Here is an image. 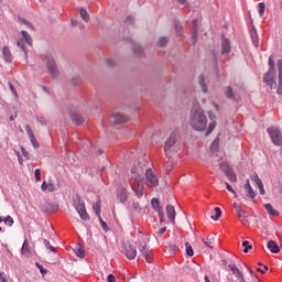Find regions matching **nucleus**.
<instances>
[{
	"instance_id": "680f3d73",
	"label": "nucleus",
	"mask_w": 282,
	"mask_h": 282,
	"mask_svg": "<svg viewBox=\"0 0 282 282\" xmlns=\"http://www.w3.org/2000/svg\"><path fill=\"white\" fill-rule=\"evenodd\" d=\"M36 182H41V170L36 169L34 172Z\"/></svg>"
},
{
	"instance_id": "4c0bfd02",
	"label": "nucleus",
	"mask_w": 282,
	"mask_h": 282,
	"mask_svg": "<svg viewBox=\"0 0 282 282\" xmlns=\"http://www.w3.org/2000/svg\"><path fill=\"white\" fill-rule=\"evenodd\" d=\"M29 139L34 149H39V147H41V144L39 143V141L36 140V137L34 134H31V137H29Z\"/></svg>"
},
{
	"instance_id": "bb28decb",
	"label": "nucleus",
	"mask_w": 282,
	"mask_h": 282,
	"mask_svg": "<svg viewBox=\"0 0 282 282\" xmlns=\"http://www.w3.org/2000/svg\"><path fill=\"white\" fill-rule=\"evenodd\" d=\"M73 250H74L76 257H78L79 259H85L86 252H85V248H83V246L78 245Z\"/></svg>"
},
{
	"instance_id": "f03ea898",
	"label": "nucleus",
	"mask_w": 282,
	"mask_h": 282,
	"mask_svg": "<svg viewBox=\"0 0 282 282\" xmlns=\"http://www.w3.org/2000/svg\"><path fill=\"white\" fill-rule=\"evenodd\" d=\"M269 69L268 72L263 75V83L269 87V89H276V68H275V63L272 57H269L268 61Z\"/></svg>"
},
{
	"instance_id": "6e6d98bb",
	"label": "nucleus",
	"mask_w": 282,
	"mask_h": 282,
	"mask_svg": "<svg viewBox=\"0 0 282 282\" xmlns=\"http://www.w3.org/2000/svg\"><path fill=\"white\" fill-rule=\"evenodd\" d=\"M4 224H7V226H12L14 224V219L11 218V216H7L4 218Z\"/></svg>"
},
{
	"instance_id": "37998d69",
	"label": "nucleus",
	"mask_w": 282,
	"mask_h": 282,
	"mask_svg": "<svg viewBox=\"0 0 282 282\" xmlns=\"http://www.w3.org/2000/svg\"><path fill=\"white\" fill-rule=\"evenodd\" d=\"M215 127H217V122L216 121L210 122L205 135H210L212 132L215 131Z\"/></svg>"
},
{
	"instance_id": "ea45409f",
	"label": "nucleus",
	"mask_w": 282,
	"mask_h": 282,
	"mask_svg": "<svg viewBox=\"0 0 282 282\" xmlns=\"http://www.w3.org/2000/svg\"><path fill=\"white\" fill-rule=\"evenodd\" d=\"M214 210H215L216 215L212 216V219H214L215 221H219V217H221V215H223L221 208L215 207Z\"/></svg>"
},
{
	"instance_id": "774afa93",
	"label": "nucleus",
	"mask_w": 282,
	"mask_h": 282,
	"mask_svg": "<svg viewBox=\"0 0 282 282\" xmlns=\"http://www.w3.org/2000/svg\"><path fill=\"white\" fill-rule=\"evenodd\" d=\"M107 281H108V282H116V275H113V274L110 273V274L108 275Z\"/></svg>"
},
{
	"instance_id": "2eb2a0df",
	"label": "nucleus",
	"mask_w": 282,
	"mask_h": 282,
	"mask_svg": "<svg viewBox=\"0 0 282 282\" xmlns=\"http://www.w3.org/2000/svg\"><path fill=\"white\" fill-rule=\"evenodd\" d=\"M138 250L140 254L143 257H147L148 254H151V249H149V246L147 245V241L141 240L138 246Z\"/></svg>"
},
{
	"instance_id": "423d86ee",
	"label": "nucleus",
	"mask_w": 282,
	"mask_h": 282,
	"mask_svg": "<svg viewBox=\"0 0 282 282\" xmlns=\"http://www.w3.org/2000/svg\"><path fill=\"white\" fill-rule=\"evenodd\" d=\"M180 138V131L178 130H174L170 137L167 138V140L165 141V145H164V152L166 153L167 151H171V149H173V147H175V144L177 143V139Z\"/></svg>"
},
{
	"instance_id": "864d4df0",
	"label": "nucleus",
	"mask_w": 282,
	"mask_h": 282,
	"mask_svg": "<svg viewBox=\"0 0 282 282\" xmlns=\"http://www.w3.org/2000/svg\"><path fill=\"white\" fill-rule=\"evenodd\" d=\"M225 186H226L227 191H229V193H232V195H235V197H237V192L235 191V188H232V186L230 184H228V182L225 183Z\"/></svg>"
},
{
	"instance_id": "0e129e2a",
	"label": "nucleus",
	"mask_w": 282,
	"mask_h": 282,
	"mask_svg": "<svg viewBox=\"0 0 282 282\" xmlns=\"http://www.w3.org/2000/svg\"><path fill=\"white\" fill-rule=\"evenodd\" d=\"M202 241H203V243H205V246H206L207 248H209L210 250H213V246H210V241H208V238H206V240H205L204 238H202Z\"/></svg>"
},
{
	"instance_id": "bf43d9fd",
	"label": "nucleus",
	"mask_w": 282,
	"mask_h": 282,
	"mask_svg": "<svg viewBox=\"0 0 282 282\" xmlns=\"http://www.w3.org/2000/svg\"><path fill=\"white\" fill-rule=\"evenodd\" d=\"M251 180L253 182H256V184H261L262 183V181L259 178V174H257V173L251 176Z\"/></svg>"
},
{
	"instance_id": "1a4fd4ad",
	"label": "nucleus",
	"mask_w": 282,
	"mask_h": 282,
	"mask_svg": "<svg viewBox=\"0 0 282 282\" xmlns=\"http://www.w3.org/2000/svg\"><path fill=\"white\" fill-rule=\"evenodd\" d=\"M56 210H58V204L56 203L44 202L41 205L42 213H56Z\"/></svg>"
},
{
	"instance_id": "7c9ffc66",
	"label": "nucleus",
	"mask_w": 282,
	"mask_h": 282,
	"mask_svg": "<svg viewBox=\"0 0 282 282\" xmlns=\"http://www.w3.org/2000/svg\"><path fill=\"white\" fill-rule=\"evenodd\" d=\"M79 14H80L83 21H85L86 23H87V21H89V12H87V9L82 7L79 9Z\"/></svg>"
},
{
	"instance_id": "49530a36",
	"label": "nucleus",
	"mask_w": 282,
	"mask_h": 282,
	"mask_svg": "<svg viewBox=\"0 0 282 282\" xmlns=\"http://www.w3.org/2000/svg\"><path fill=\"white\" fill-rule=\"evenodd\" d=\"M236 213L240 219H248V213L246 210H243L242 208Z\"/></svg>"
},
{
	"instance_id": "cd10ccee",
	"label": "nucleus",
	"mask_w": 282,
	"mask_h": 282,
	"mask_svg": "<svg viewBox=\"0 0 282 282\" xmlns=\"http://www.w3.org/2000/svg\"><path fill=\"white\" fill-rule=\"evenodd\" d=\"M17 46L23 51L24 58H28V47H25V40H23V39L18 40Z\"/></svg>"
},
{
	"instance_id": "aec40b11",
	"label": "nucleus",
	"mask_w": 282,
	"mask_h": 282,
	"mask_svg": "<svg viewBox=\"0 0 282 282\" xmlns=\"http://www.w3.org/2000/svg\"><path fill=\"white\" fill-rule=\"evenodd\" d=\"M2 55L6 63H12V53L10 52V47L3 46L2 47Z\"/></svg>"
},
{
	"instance_id": "5701e85b",
	"label": "nucleus",
	"mask_w": 282,
	"mask_h": 282,
	"mask_svg": "<svg viewBox=\"0 0 282 282\" xmlns=\"http://www.w3.org/2000/svg\"><path fill=\"white\" fill-rule=\"evenodd\" d=\"M192 25H193L192 40L194 41L193 45H195L197 43V32H198V30H197V26H198L197 19L192 21Z\"/></svg>"
},
{
	"instance_id": "c9c22d12",
	"label": "nucleus",
	"mask_w": 282,
	"mask_h": 282,
	"mask_svg": "<svg viewBox=\"0 0 282 282\" xmlns=\"http://www.w3.org/2000/svg\"><path fill=\"white\" fill-rule=\"evenodd\" d=\"M166 45H169V37H166V36L160 37L158 41V46L166 47Z\"/></svg>"
},
{
	"instance_id": "c03bdc74",
	"label": "nucleus",
	"mask_w": 282,
	"mask_h": 282,
	"mask_svg": "<svg viewBox=\"0 0 282 282\" xmlns=\"http://www.w3.org/2000/svg\"><path fill=\"white\" fill-rule=\"evenodd\" d=\"M185 248H186V254L187 257H193L195 254V252L193 251V247L191 246V243L186 242L185 243Z\"/></svg>"
},
{
	"instance_id": "a18cd8bd",
	"label": "nucleus",
	"mask_w": 282,
	"mask_h": 282,
	"mask_svg": "<svg viewBox=\"0 0 282 282\" xmlns=\"http://www.w3.org/2000/svg\"><path fill=\"white\" fill-rule=\"evenodd\" d=\"M93 208L95 210V215L97 217H100V200L93 205Z\"/></svg>"
},
{
	"instance_id": "9b49d317",
	"label": "nucleus",
	"mask_w": 282,
	"mask_h": 282,
	"mask_svg": "<svg viewBox=\"0 0 282 282\" xmlns=\"http://www.w3.org/2000/svg\"><path fill=\"white\" fill-rule=\"evenodd\" d=\"M131 173L134 176L135 181H143L144 177H142V173H144V170L142 169V164L138 163V165H134L131 169Z\"/></svg>"
},
{
	"instance_id": "a211bd4d",
	"label": "nucleus",
	"mask_w": 282,
	"mask_h": 282,
	"mask_svg": "<svg viewBox=\"0 0 282 282\" xmlns=\"http://www.w3.org/2000/svg\"><path fill=\"white\" fill-rule=\"evenodd\" d=\"M268 250L272 252V254H279L281 252V248L274 240H269L267 243Z\"/></svg>"
},
{
	"instance_id": "3c124183",
	"label": "nucleus",
	"mask_w": 282,
	"mask_h": 282,
	"mask_svg": "<svg viewBox=\"0 0 282 282\" xmlns=\"http://www.w3.org/2000/svg\"><path fill=\"white\" fill-rule=\"evenodd\" d=\"M258 6H259V15L263 17V14H265V3L260 2Z\"/></svg>"
},
{
	"instance_id": "f704fd0d",
	"label": "nucleus",
	"mask_w": 282,
	"mask_h": 282,
	"mask_svg": "<svg viewBox=\"0 0 282 282\" xmlns=\"http://www.w3.org/2000/svg\"><path fill=\"white\" fill-rule=\"evenodd\" d=\"M151 205H152L153 210H162V207L160 206V199L152 198Z\"/></svg>"
},
{
	"instance_id": "20e7f679",
	"label": "nucleus",
	"mask_w": 282,
	"mask_h": 282,
	"mask_svg": "<svg viewBox=\"0 0 282 282\" xmlns=\"http://www.w3.org/2000/svg\"><path fill=\"white\" fill-rule=\"evenodd\" d=\"M268 133L271 138V142L275 145V147H282V132L281 129H279V127L275 126H271L268 128Z\"/></svg>"
},
{
	"instance_id": "6e6552de",
	"label": "nucleus",
	"mask_w": 282,
	"mask_h": 282,
	"mask_svg": "<svg viewBox=\"0 0 282 282\" xmlns=\"http://www.w3.org/2000/svg\"><path fill=\"white\" fill-rule=\"evenodd\" d=\"M145 180L148 182V186H151L152 188H155V186H158V184H160L158 176H155V174H153V170H151V169L145 170Z\"/></svg>"
},
{
	"instance_id": "f8f14e48",
	"label": "nucleus",
	"mask_w": 282,
	"mask_h": 282,
	"mask_svg": "<svg viewBox=\"0 0 282 282\" xmlns=\"http://www.w3.org/2000/svg\"><path fill=\"white\" fill-rule=\"evenodd\" d=\"M276 67H278V76H279L278 94L279 96H282V59L278 61Z\"/></svg>"
},
{
	"instance_id": "2f4dec72",
	"label": "nucleus",
	"mask_w": 282,
	"mask_h": 282,
	"mask_svg": "<svg viewBox=\"0 0 282 282\" xmlns=\"http://www.w3.org/2000/svg\"><path fill=\"white\" fill-rule=\"evenodd\" d=\"M246 196L249 197V199L251 202H254V199L257 197V193L254 192V189L252 187H250L249 189H246Z\"/></svg>"
},
{
	"instance_id": "6ab92c4d",
	"label": "nucleus",
	"mask_w": 282,
	"mask_h": 282,
	"mask_svg": "<svg viewBox=\"0 0 282 282\" xmlns=\"http://www.w3.org/2000/svg\"><path fill=\"white\" fill-rule=\"evenodd\" d=\"M166 215L167 218L170 219L171 224L175 225V207L173 205H167L166 206Z\"/></svg>"
},
{
	"instance_id": "e2e57ef3",
	"label": "nucleus",
	"mask_w": 282,
	"mask_h": 282,
	"mask_svg": "<svg viewBox=\"0 0 282 282\" xmlns=\"http://www.w3.org/2000/svg\"><path fill=\"white\" fill-rule=\"evenodd\" d=\"M106 63H107L108 67H115L116 66V62L113 59H111V58H108L106 61Z\"/></svg>"
},
{
	"instance_id": "f257e3e1",
	"label": "nucleus",
	"mask_w": 282,
	"mask_h": 282,
	"mask_svg": "<svg viewBox=\"0 0 282 282\" xmlns=\"http://www.w3.org/2000/svg\"><path fill=\"white\" fill-rule=\"evenodd\" d=\"M208 123V119L199 104H194L192 111H191V120L189 124L192 129L195 131H204L206 129V124Z\"/></svg>"
},
{
	"instance_id": "9d476101",
	"label": "nucleus",
	"mask_w": 282,
	"mask_h": 282,
	"mask_svg": "<svg viewBox=\"0 0 282 282\" xmlns=\"http://www.w3.org/2000/svg\"><path fill=\"white\" fill-rule=\"evenodd\" d=\"M224 91H225L226 98H228L229 100H232L234 102H239V100H241L239 95L235 94V90H232L230 86H226L224 88Z\"/></svg>"
},
{
	"instance_id": "e433bc0d",
	"label": "nucleus",
	"mask_w": 282,
	"mask_h": 282,
	"mask_svg": "<svg viewBox=\"0 0 282 282\" xmlns=\"http://www.w3.org/2000/svg\"><path fill=\"white\" fill-rule=\"evenodd\" d=\"M21 35L23 36L24 42L28 43V45H32V36H30L26 31H21Z\"/></svg>"
},
{
	"instance_id": "09e8293b",
	"label": "nucleus",
	"mask_w": 282,
	"mask_h": 282,
	"mask_svg": "<svg viewBox=\"0 0 282 282\" xmlns=\"http://www.w3.org/2000/svg\"><path fill=\"white\" fill-rule=\"evenodd\" d=\"M35 265L40 270L42 276H45V274H47V270L45 268H43V264L36 262Z\"/></svg>"
},
{
	"instance_id": "a878e982",
	"label": "nucleus",
	"mask_w": 282,
	"mask_h": 282,
	"mask_svg": "<svg viewBox=\"0 0 282 282\" xmlns=\"http://www.w3.org/2000/svg\"><path fill=\"white\" fill-rule=\"evenodd\" d=\"M228 268L231 270L236 279H241L243 276V273L240 272L239 268H237V264H229Z\"/></svg>"
},
{
	"instance_id": "473e14b6",
	"label": "nucleus",
	"mask_w": 282,
	"mask_h": 282,
	"mask_svg": "<svg viewBox=\"0 0 282 282\" xmlns=\"http://www.w3.org/2000/svg\"><path fill=\"white\" fill-rule=\"evenodd\" d=\"M252 43L254 47H259V35L257 34V29L251 32Z\"/></svg>"
},
{
	"instance_id": "4468645a",
	"label": "nucleus",
	"mask_w": 282,
	"mask_h": 282,
	"mask_svg": "<svg viewBox=\"0 0 282 282\" xmlns=\"http://www.w3.org/2000/svg\"><path fill=\"white\" fill-rule=\"evenodd\" d=\"M70 120L72 122H74L75 124H83V122H85V118H83V115H80V112L78 111H72L70 112Z\"/></svg>"
},
{
	"instance_id": "72a5a7b5",
	"label": "nucleus",
	"mask_w": 282,
	"mask_h": 282,
	"mask_svg": "<svg viewBox=\"0 0 282 282\" xmlns=\"http://www.w3.org/2000/svg\"><path fill=\"white\" fill-rule=\"evenodd\" d=\"M21 252L22 254H30V242H28V240H24Z\"/></svg>"
},
{
	"instance_id": "c756f323",
	"label": "nucleus",
	"mask_w": 282,
	"mask_h": 282,
	"mask_svg": "<svg viewBox=\"0 0 282 282\" xmlns=\"http://www.w3.org/2000/svg\"><path fill=\"white\" fill-rule=\"evenodd\" d=\"M174 30L178 36L182 35V32H184L182 22H180V20H177V19L174 20Z\"/></svg>"
},
{
	"instance_id": "ddd939ff",
	"label": "nucleus",
	"mask_w": 282,
	"mask_h": 282,
	"mask_svg": "<svg viewBox=\"0 0 282 282\" xmlns=\"http://www.w3.org/2000/svg\"><path fill=\"white\" fill-rule=\"evenodd\" d=\"M230 41L226 39V35H221V54H230Z\"/></svg>"
},
{
	"instance_id": "052dcab7",
	"label": "nucleus",
	"mask_w": 282,
	"mask_h": 282,
	"mask_svg": "<svg viewBox=\"0 0 282 282\" xmlns=\"http://www.w3.org/2000/svg\"><path fill=\"white\" fill-rule=\"evenodd\" d=\"M21 151H22L23 158H25V160H30V152L24 148H21Z\"/></svg>"
},
{
	"instance_id": "412c9836",
	"label": "nucleus",
	"mask_w": 282,
	"mask_h": 282,
	"mask_svg": "<svg viewBox=\"0 0 282 282\" xmlns=\"http://www.w3.org/2000/svg\"><path fill=\"white\" fill-rule=\"evenodd\" d=\"M132 52L134 54V56H144V48H142V46H140V44H135L134 42H132Z\"/></svg>"
},
{
	"instance_id": "0eeeda50",
	"label": "nucleus",
	"mask_w": 282,
	"mask_h": 282,
	"mask_svg": "<svg viewBox=\"0 0 282 282\" xmlns=\"http://www.w3.org/2000/svg\"><path fill=\"white\" fill-rule=\"evenodd\" d=\"M122 254L129 259V261H133L135 257H138V249L132 245H123L122 246Z\"/></svg>"
},
{
	"instance_id": "b1692460",
	"label": "nucleus",
	"mask_w": 282,
	"mask_h": 282,
	"mask_svg": "<svg viewBox=\"0 0 282 282\" xmlns=\"http://www.w3.org/2000/svg\"><path fill=\"white\" fill-rule=\"evenodd\" d=\"M264 208L268 213V215H271V217H279V212L272 207V204L268 203L264 205Z\"/></svg>"
},
{
	"instance_id": "7ed1b4c3",
	"label": "nucleus",
	"mask_w": 282,
	"mask_h": 282,
	"mask_svg": "<svg viewBox=\"0 0 282 282\" xmlns=\"http://www.w3.org/2000/svg\"><path fill=\"white\" fill-rule=\"evenodd\" d=\"M72 199H73V206L78 213L80 219H83V221H89L90 219L89 214H87V208L85 207V200H83V198L80 197V194L73 195Z\"/></svg>"
},
{
	"instance_id": "603ef678",
	"label": "nucleus",
	"mask_w": 282,
	"mask_h": 282,
	"mask_svg": "<svg viewBox=\"0 0 282 282\" xmlns=\"http://www.w3.org/2000/svg\"><path fill=\"white\" fill-rule=\"evenodd\" d=\"M20 23H23V25H26V28L34 30V25H32V23H30V21H28L25 19H20Z\"/></svg>"
},
{
	"instance_id": "f3484780",
	"label": "nucleus",
	"mask_w": 282,
	"mask_h": 282,
	"mask_svg": "<svg viewBox=\"0 0 282 282\" xmlns=\"http://www.w3.org/2000/svg\"><path fill=\"white\" fill-rule=\"evenodd\" d=\"M138 185L131 186L132 191L138 195V197H142L144 195V180L143 181H137Z\"/></svg>"
},
{
	"instance_id": "4be33fe9",
	"label": "nucleus",
	"mask_w": 282,
	"mask_h": 282,
	"mask_svg": "<svg viewBox=\"0 0 282 282\" xmlns=\"http://www.w3.org/2000/svg\"><path fill=\"white\" fill-rule=\"evenodd\" d=\"M117 199H119V202H121V204H124V202H127V199H128V196H127V188L121 187V188L118 191Z\"/></svg>"
},
{
	"instance_id": "58836bf2",
	"label": "nucleus",
	"mask_w": 282,
	"mask_h": 282,
	"mask_svg": "<svg viewBox=\"0 0 282 282\" xmlns=\"http://www.w3.org/2000/svg\"><path fill=\"white\" fill-rule=\"evenodd\" d=\"M242 247L245 254H248V252H250V250H252V246L250 245V242L248 240L242 241Z\"/></svg>"
},
{
	"instance_id": "de8ad7c7",
	"label": "nucleus",
	"mask_w": 282,
	"mask_h": 282,
	"mask_svg": "<svg viewBox=\"0 0 282 282\" xmlns=\"http://www.w3.org/2000/svg\"><path fill=\"white\" fill-rule=\"evenodd\" d=\"M219 149V139H215L214 141H213V143L210 144V150L212 151H217Z\"/></svg>"
},
{
	"instance_id": "69168bd1",
	"label": "nucleus",
	"mask_w": 282,
	"mask_h": 282,
	"mask_svg": "<svg viewBox=\"0 0 282 282\" xmlns=\"http://www.w3.org/2000/svg\"><path fill=\"white\" fill-rule=\"evenodd\" d=\"M101 228L104 232H109V226L105 221H101Z\"/></svg>"
},
{
	"instance_id": "4d7b16f0",
	"label": "nucleus",
	"mask_w": 282,
	"mask_h": 282,
	"mask_svg": "<svg viewBox=\"0 0 282 282\" xmlns=\"http://www.w3.org/2000/svg\"><path fill=\"white\" fill-rule=\"evenodd\" d=\"M257 186L259 188L260 195H265V188L263 187V182L262 183H258Z\"/></svg>"
},
{
	"instance_id": "8fccbe9b",
	"label": "nucleus",
	"mask_w": 282,
	"mask_h": 282,
	"mask_svg": "<svg viewBox=\"0 0 282 282\" xmlns=\"http://www.w3.org/2000/svg\"><path fill=\"white\" fill-rule=\"evenodd\" d=\"M58 191V186L54 185L52 181L48 182V193H56Z\"/></svg>"
},
{
	"instance_id": "dca6fc26",
	"label": "nucleus",
	"mask_w": 282,
	"mask_h": 282,
	"mask_svg": "<svg viewBox=\"0 0 282 282\" xmlns=\"http://www.w3.org/2000/svg\"><path fill=\"white\" fill-rule=\"evenodd\" d=\"M113 118H115L113 124H124V122H129V117L120 112H116L113 115Z\"/></svg>"
},
{
	"instance_id": "338daca9",
	"label": "nucleus",
	"mask_w": 282,
	"mask_h": 282,
	"mask_svg": "<svg viewBox=\"0 0 282 282\" xmlns=\"http://www.w3.org/2000/svg\"><path fill=\"white\" fill-rule=\"evenodd\" d=\"M36 121L40 122V124H42V126L46 124L45 118H43V117H36Z\"/></svg>"
},
{
	"instance_id": "5fc2aeb1",
	"label": "nucleus",
	"mask_w": 282,
	"mask_h": 282,
	"mask_svg": "<svg viewBox=\"0 0 282 282\" xmlns=\"http://www.w3.org/2000/svg\"><path fill=\"white\" fill-rule=\"evenodd\" d=\"M169 250L172 254H175V252H177V250H180V247L178 246H175V245H170L169 246Z\"/></svg>"
},
{
	"instance_id": "13d9d810",
	"label": "nucleus",
	"mask_w": 282,
	"mask_h": 282,
	"mask_svg": "<svg viewBox=\"0 0 282 282\" xmlns=\"http://www.w3.org/2000/svg\"><path fill=\"white\" fill-rule=\"evenodd\" d=\"M24 129H25V131H26L29 138L32 137V135H34V132L32 131V127H30V124H26V126L24 127Z\"/></svg>"
},
{
	"instance_id": "39448f33",
	"label": "nucleus",
	"mask_w": 282,
	"mask_h": 282,
	"mask_svg": "<svg viewBox=\"0 0 282 282\" xmlns=\"http://www.w3.org/2000/svg\"><path fill=\"white\" fill-rule=\"evenodd\" d=\"M46 67L52 78H58V66L56 65V59H54L52 54L46 55Z\"/></svg>"
},
{
	"instance_id": "c85d7f7f",
	"label": "nucleus",
	"mask_w": 282,
	"mask_h": 282,
	"mask_svg": "<svg viewBox=\"0 0 282 282\" xmlns=\"http://www.w3.org/2000/svg\"><path fill=\"white\" fill-rule=\"evenodd\" d=\"M219 169L223 171V173H225V175H228V173H231L232 167H230V165L226 162H221L219 163Z\"/></svg>"
},
{
	"instance_id": "a19ab883",
	"label": "nucleus",
	"mask_w": 282,
	"mask_h": 282,
	"mask_svg": "<svg viewBox=\"0 0 282 282\" xmlns=\"http://www.w3.org/2000/svg\"><path fill=\"white\" fill-rule=\"evenodd\" d=\"M43 243L45 246V248L47 250H51V252H56V247H53L51 243H50V240L47 239H43Z\"/></svg>"
},
{
	"instance_id": "79ce46f5",
	"label": "nucleus",
	"mask_w": 282,
	"mask_h": 282,
	"mask_svg": "<svg viewBox=\"0 0 282 282\" xmlns=\"http://www.w3.org/2000/svg\"><path fill=\"white\" fill-rule=\"evenodd\" d=\"M229 182H237V174L235 173V170H231L228 174H226Z\"/></svg>"
},
{
	"instance_id": "393cba45",
	"label": "nucleus",
	"mask_w": 282,
	"mask_h": 282,
	"mask_svg": "<svg viewBox=\"0 0 282 282\" xmlns=\"http://www.w3.org/2000/svg\"><path fill=\"white\" fill-rule=\"evenodd\" d=\"M198 84L202 88V91L204 94H208V86L206 85V78L204 77V75L198 76Z\"/></svg>"
}]
</instances>
